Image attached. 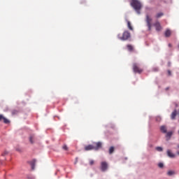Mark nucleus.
Instances as JSON below:
<instances>
[{"label": "nucleus", "mask_w": 179, "mask_h": 179, "mask_svg": "<svg viewBox=\"0 0 179 179\" xmlns=\"http://www.w3.org/2000/svg\"><path fill=\"white\" fill-rule=\"evenodd\" d=\"M131 6L134 8L136 12L141 15V9H142V3L138 0H131Z\"/></svg>", "instance_id": "1"}, {"label": "nucleus", "mask_w": 179, "mask_h": 179, "mask_svg": "<svg viewBox=\"0 0 179 179\" xmlns=\"http://www.w3.org/2000/svg\"><path fill=\"white\" fill-rule=\"evenodd\" d=\"M103 143L101 142L94 143L93 145H88L85 147V150H99V149L101 148Z\"/></svg>", "instance_id": "2"}, {"label": "nucleus", "mask_w": 179, "mask_h": 179, "mask_svg": "<svg viewBox=\"0 0 179 179\" xmlns=\"http://www.w3.org/2000/svg\"><path fill=\"white\" fill-rule=\"evenodd\" d=\"M117 37L120 38V40H122V41H127L128 38H131V33H129L128 31H125L122 36L121 34H118Z\"/></svg>", "instance_id": "3"}, {"label": "nucleus", "mask_w": 179, "mask_h": 179, "mask_svg": "<svg viewBox=\"0 0 179 179\" xmlns=\"http://www.w3.org/2000/svg\"><path fill=\"white\" fill-rule=\"evenodd\" d=\"M152 17H150V16H149V15H146L145 16V22L147 24V26L148 27V31H150L152 30Z\"/></svg>", "instance_id": "4"}, {"label": "nucleus", "mask_w": 179, "mask_h": 179, "mask_svg": "<svg viewBox=\"0 0 179 179\" xmlns=\"http://www.w3.org/2000/svg\"><path fill=\"white\" fill-rule=\"evenodd\" d=\"M133 71L134 73H142L143 72V69H141L136 63L133 64Z\"/></svg>", "instance_id": "5"}, {"label": "nucleus", "mask_w": 179, "mask_h": 179, "mask_svg": "<svg viewBox=\"0 0 179 179\" xmlns=\"http://www.w3.org/2000/svg\"><path fill=\"white\" fill-rule=\"evenodd\" d=\"M107 169H108V164L106 162H101V171H107Z\"/></svg>", "instance_id": "6"}, {"label": "nucleus", "mask_w": 179, "mask_h": 179, "mask_svg": "<svg viewBox=\"0 0 179 179\" xmlns=\"http://www.w3.org/2000/svg\"><path fill=\"white\" fill-rule=\"evenodd\" d=\"M154 26H155L157 31H160V30H162V25L160 24V22H156L154 24Z\"/></svg>", "instance_id": "7"}, {"label": "nucleus", "mask_w": 179, "mask_h": 179, "mask_svg": "<svg viewBox=\"0 0 179 179\" xmlns=\"http://www.w3.org/2000/svg\"><path fill=\"white\" fill-rule=\"evenodd\" d=\"M0 121H3L4 124H9L10 122L9 120L6 119L2 115H0Z\"/></svg>", "instance_id": "8"}, {"label": "nucleus", "mask_w": 179, "mask_h": 179, "mask_svg": "<svg viewBox=\"0 0 179 179\" xmlns=\"http://www.w3.org/2000/svg\"><path fill=\"white\" fill-rule=\"evenodd\" d=\"M160 131L163 134H167V127L166 126H161Z\"/></svg>", "instance_id": "9"}, {"label": "nucleus", "mask_w": 179, "mask_h": 179, "mask_svg": "<svg viewBox=\"0 0 179 179\" xmlns=\"http://www.w3.org/2000/svg\"><path fill=\"white\" fill-rule=\"evenodd\" d=\"M166 153H167L169 157H171V158L176 157V155H174L173 152H171V151L170 150H168Z\"/></svg>", "instance_id": "10"}, {"label": "nucleus", "mask_w": 179, "mask_h": 179, "mask_svg": "<svg viewBox=\"0 0 179 179\" xmlns=\"http://www.w3.org/2000/svg\"><path fill=\"white\" fill-rule=\"evenodd\" d=\"M127 48L128 50V51H129L130 52H134V47L132 46V45H127Z\"/></svg>", "instance_id": "11"}, {"label": "nucleus", "mask_w": 179, "mask_h": 179, "mask_svg": "<svg viewBox=\"0 0 179 179\" xmlns=\"http://www.w3.org/2000/svg\"><path fill=\"white\" fill-rule=\"evenodd\" d=\"M176 117H177V110H174V111L171 115V120H176Z\"/></svg>", "instance_id": "12"}, {"label": "nucleus", "mask_w": 179, "mask_h": 179, "mask_svg": "<svg viewBox=\"0 0 179 179\" xmlns=\"http://www.w3.org/2000/svg\"><path fill=\"white\" fill-rule=\"evenodd\" d=\"M171 36V31L170 29H167L165 31V37H170Z\"/></svg>", "instance_id": "13"}, {"label": "nucleus", "mask_w": 179, "mask_h": 179, "mask_svg": "<svg viewBox=\"0 0 179 179\" xmlns=\"http://www.w3.org/2000/svg\"><path fill=\"white\" fill-rule=\"evenodd\" d=\"M172 136H173V131H169L166 133V138H168L167 140L169 141V139H170Z\"/></svg>", "instance_id": "14"}, {"label": "nucleus", "mask_w": 179, "mask_h": 179, "mask_svg": "<svg viewBox=\"0 0 179 179\" xmlns=\"http://www.w3.org/2000/svg\"><path fill=\"white\" fill-rule=\"evenodd\" d=\"M31 167L32 169V170H34V166H36V159H33L31 162Z\"/></svg>", "instance_id": "15"}, {"label": "nucleus", "mask_w": 179, "mask_h": 179, "mask_svg": "<svg viewBox=\"0 0 179 179\" xmlns=\"http://www.w3.org/2000/svg\"><path fill=\"white\" fill-rule=\"evenodd\" d=\"M127 27L129 30H134V28L132 27V25H131V22L127 21Z\"/></svg>", "instance_id": "16"}, {"label": "nucleus", "mask_w": 179, "mask_h": 179, "mask_svg": "<svg viewBox=\"0 0 179 179\" xmlns=\"http://www.w3.org/2000/svg\"><path fill=\"white\" fill-rule=\"evenodd\" d=\"M164 14L163 13H158L156 15L155 17H156L157 19H159V18L162 17V16H164Z\"/></svg>", "instance_id": "17"}, {"label": "nucleus", "mask_w": 179, "mask_h": 179, "mask_svg": "<svg viewBox=\"0 0 179 179\" xmlns=\"http://www.w3.org/2000/svg\"><path fill=\"white\" fill-rule=\"evenodd\" d=\"M29 142L31 143H34V136H30V137H29Z\"/></svg>", "instance_id": "18"}, {"label": "nucleus", "mask_w": 179, "mask_h": 179, "mask_svg": "<svg viewBox=\"0 0 179 179\" xmlns=\"http://www.w3.org/2000/svg\"><path fill=\"white\" fill-rule=\"evenodd\" d=\"M113 153H114V147L113 146H112L109 148V154L113 155Z\"/></svg>", "instance_id": "19"}, {"label": "nucleus", "mask_w": 179, "mask_h": 179, "mask_svg": "<svg viewBox=\"0 0 179 179\" xmlns=\"http://www.w3.org/2000/svg\"><path fill=\"white\" fill-rule=\"evenodd\" d=\"M156 150H157V152H163V148H162V147H157L156 148Z\"/></svg>", "instance_id": "20"}, {"label": "nucleus", "mask_w": 179, "mask_h": 179, "mask_svg": "<svg viewBox=\"0 0 179 179\" xmlns=\"http://www.w3.org/2000/svg\"><path fill=\"white\" fill-rule=\"evenodd\" d=\"M167 174L169 176H173V174H175V172H174V171H168Z\"/></svg>", "instance_id": "21"}, {"label": "nucleus", "mask_w": 179, "mask_h": 179, "mask_svg": "<svg viewBox=\"0 0 179 179\" xmlns=\"http://www.w3.org/2000/svg\"><path fill=\"white\" fill-rule=\"evenodd\" d=\"M158 166L159 167V169H163V167H164V164H163V163H159L158 164Z\"/></svg>", "instance_id": "22"}, {"label": "nucleus", "mask_w": 179, "mask_h": 179, "mask_svg": "<svg viewBox=\"0 0 179 179\" xmlns=\"http://www.w3.org/2000/svg\"><path fill=\"white\" fill-rule=\"evenodd\" d=\"M93 164H94V160L90 159V166H93Z\"/></svg>", "instance_id": "23"}, {"label": "nucleus", "mask_w": 179, "mask_h": 179, "mask_svg": "<svg viewBox=\"0 0 179 179\" xmlns=\"http://www.w3.org/2000/svg\"><path fill=\"white\" fill-rule=\"evenodd\" d=\"M62 149H64V150H68V146L66 145H64Z\"/></svg>", "instance_id": "24"}, {"label": "nucleus", "mask_w": 179, "mask_h": 179, "mask_svg": "<svg viewBox=\"0 0 179 179\" xmlns=\"http://www.w3.org/2000/svg\"><path fill=\"white\" fill-rule=\"evenodd\" d=\"M168 75L169 76H171V71L170 70H168Z\"/></svg>", "instance_id": "25"}, {"label": "nucleus", "mask_w": 179, "mask_h": 179, "mask_svg": "<svg viewBox=\"0 0 179 179\" xmlns=\"http://www.w3.org/2000/svg\"><path fill=\"white\" fill-rule=\"evenodd\" d=\"M5 155H8V152L5 151V152L2 154V156H5Z\"/></svg>", "instance_id": "26"}, {"label": "nucleus", "mask_w": 179, "mask_h": 179, "mask_svg": "<svg viewBox=\"0 0 179 179\" xmlns=\"http://www.w3.org/2000/svg\"><path fill=\"white\" fill-rule=\"evenodd\" d=\"M160 117H157V121H160Z\"/></svg>", "instance_id": "27"}, {"label": "nucleus", "mask_w": 179, "mask_h": 179, "mask_svg": "<svg viewBox=\"0 0 179 179\" xmlns=\"http://www.w3.org/2000/svg\"><path fill=\"white\" fill-rule=\"evenodd\" d=\"M169 47H171V43H169Z\"/></svg>", "instance_id": "28"}, {"label": "nucleus", "mask_w": 179, "mask_h": 179, "mask_svg": "<svg viewBox=\"0 0 179 179\" xmlns=\"http://www.w3.org/2000/svg\"><path fill=\"white\" fill-rule=\"evenodd\" d=\"M169 89H170V87H166V90H169Z\"/></svg>", "instance_id": "29"}, {"label": "nucleus", "mask_w": 179, "mask_h": 179, "mask_svg": "<svg viewBox=\"0 0 179 179\" xmlns=\"http://www.w3.org/2000/svg\"><path fill=\"white\" fill-rule=\"evenodd\" d=\"M178 149H179V145H178Z\"/></svg>", "instance_id": "30"}, {"label": "nucleus", "mask_w": 179, "mask_h": 179, "mask_svg": "<svg viewBox=\"0 0 179 179\" xmlns=\"http://www.w3.org/2000/svg\"><path fill=\"white\" fill-rule=\"evenodd\" d=\"M169 66H170V63H169Z\"/></svg>", "instance_id": "31"}]
</instances>
